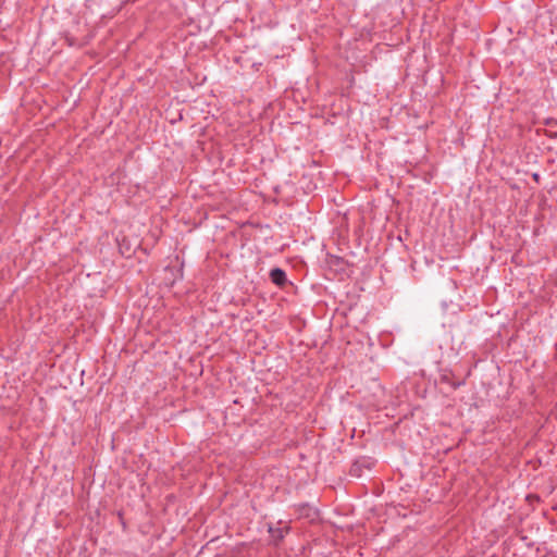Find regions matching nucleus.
Returning a JSON list of instances; mask_svg holds the SVG:
<instances>
[{
  "mask_svg": "<svg viewBox=\"0 0 557 557\" xmlns=\"http://www.w3.org/2000/svg\"><path fill=\"white\" fill-rule=\"evenodd\" d=\"M270 278L277 286H284L287 282L285 271L280 268H274L270 271Z\"/></svg>",
  "mask_w": 557,
  "mask_h": 557,
  "instance_id": "nucleus-1",
  "label": "nucleus"
}]
</instances>
